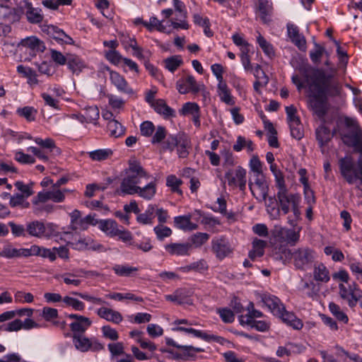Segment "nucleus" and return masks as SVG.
Segmentation results:
<instances>
[{
	"label": "nucleus",
	"mask_w": 362,
	"mask_h": 362,
	"mask_svg": "<svg viewBox=\"0 0 362 362\" xmlns=\"http://www.w3.org/2000/svg\"><path fill=\"white\" fill-rule=\"evenodd\" d=\"M301 72L304 83L310 90H339L342 88L334 68L325 70L308 65L301 69Z\"/></svg>",
	"instance_id": "nucleus-1"
},
{
	"label": "nucleus",
	"mask_w": 362,
	"mask_h": 362,
	"mask_svg": "<svg viewBox=\"0 0 362 362\" xmlns=\"http://www.w3.org/2000/svg\"><path fill=\"white\" fill-rule=\"evenodd\" d=\"M278 202L279 209L284 213L287 214L290 210L293 211V218L288 217V222L291 226H295L298 220L300 218V211L299 209V202L300 197L298 194H288V190L277 192Z\"/></svg>",
	"instance_id": "nucleus-2"
},
{
	"label": "nucleus",
	"mask_w": 362,
	"mask_h": 362,
	"mask_svg": "<svg viewBox=\"0 0 362 362\" xmlns=\"http://www.w3.org/2000/svg\"><path fill=\"white\" fill-rule=\"evenodd\" d=\"M308 103L314 113L323 119L328 109L327 92H310L308 95Z\"/></svg>",
	"instance_id": "nucleus-3"
},
{
	"label": "nucleus",
	"mask_w": 362,
	"mask_h": 362,
	"mask_svg": "<svg viewBox=\"0 0 362 362\" xmlns=\"http://www.w3.org/2000/svg\"><path fill=\"white\" fill-rule=\"evenodd\" d=\"M339 289L340 297L347 301L348 305L351 308H354L357 303H359L362 308V291L356 282L349 284L348 288L343 284H340L339 285Z\"/></svg>",
	"instance_id": "nucleus-4"
},
{
	"label": "nucleus",
	"mask_w": 362,
	"mask_h": 362,
	"mask_svg": "<svg viewBox=\"0 0 362 362\" xmlns=\"http://www.w3.org/2000/svg\"><path fill=\"white\" fill-rule=\"evenodd\" d=\"M292 259L297 269L305 270L315 259V252L308 247H299L293 251Z\"/></svg>",
	"instance_id": "nucleus-5"
},
{
	"label": "nucleus",
	"mask_w": 362,
	"mask_h": 362,
	"mask_svg": "<svg viewBox=\"0 0 362 362\" xmlns=\"http://www.w3.org/2000/svg\"><path fill=\"white\" fill-rule=\"evenodd\" d=\"M211 250L218 259L222 260L233 252V247L229 240L226 236L221 235L212 239Z\"/></svg>",
	"instance_id": "nucleus-6"
},
{
	"label": "nucleus",
	"mask_w": 362,
	"mask_h": 362,
	"mask_svg": "<svg viewBox=\"0 0 362 362\" xmlns=\"http://www.w3.org/2000/svg\"><path fill=\"white\" fill-rule=\"evenodd\" d=\"M249 187L256 199L259 202L266 201L269 192V185L264 175L256 176L254 182L250 181Z\"/></svg>",
	"instance_id": "nucleus-7"
},
{
	"label": "nucleus",
	"mask_w": 362,
	"mask_h": 362,
	"mask_svg": "<svg viewBox=\"0 0 362 362\" xmlns=\"http://www.w3.org/2000/svg\"><path fill=\"white\" fill-rule=\"evenodd\" d=\"M225 178L228 184L231 187H238L241 191H245L246 187V170L238 166L235 170H228L225 174Z\"/></svg>",
	"instance_id": "nucleus-8"
},
{
	"label": "nucleus",
	"mask_w": 362,
	"mask_h": 362,
	"mask_svg": "<svg viewBox=\"0 0 362 362\" xmlns=\"http://www.w3.org/2000/svg\"><path fill=\"white\" fill-rule=\"evenodd\" d=\"M73 342L76 349L86 352L89 349L93 351H100L103 349L104 346L95 339H88L84 334L73 335Z\"/></svg>",
	"instance_id": "nucleus-9"
},
{
	"label": "nucleus",
	"mask_w": 362,
	"mask_h": 362,
	"mask_svg": "<svg viewBox=\"0 0 362 362\" xmlns=\"http://www.w3.org/2000/svg\"><path fill=\"white\" fill-rule=\"evenodd\" d=\"M127 178L133 182H136L139 185L141 182L142 179L148 180L149 175L140 165V163L135 159L129 160V167L125 170V175Z\"/></svg>",
	"instance_id": "nucleus-10"
},
{
	"label": "nucleus",
	"mask_w": 362,
	"mask_h": 362,
	"mask_svg": "<svg viewBox=\"0 0 362 362\" xmlns=\"http://www.w3.org/2000/svg\"><path fill=\"white\" fill-rule=\"evenodd\" d=\"M275 240L281 243L289 244L294 246L299 240V232L292 229L280 228L274 232Z\"/></svg>",
	"instance_id": "nucleus-11"
},
{
	"label": "nucleus",
	"mask_w": 362,
	"mask_h": 362,
	"mask_svg": "<svg viewBox=\"0 0 362 362\" xmlns=\"http://www.w3.org/2000/svg\"><path fill=\"white\" fill-rule=\"evenodd\" d=\"M68 317L74 320L70 324V329L73 335L84 334L92 324V321L88 317L83 315L71 314Z\"/></svg>",
	"instance_id": "nucleus-12"
},
{
	"label": "nucleus",
	"mask_w": 362,
	"mask_h": 362,
	"mask_svg": "<svg viewBox=\"0 0 362 362\" xmlns=\"http://www.w3.org/2000/svg\"><path fill=\"white\" fill-rule=\"evenodd\" d=\"M271 255L274 259L281 261L286 264L292 259L293 252L288 249L286 244L275 240L272 246Z\"/></svg>",
	"instance_id": "nucleus-13"
},
{
	"label": "nucleus",
	"mask_w": 362,
	"mask_h": 362,
	"mask_svg": "<svg viewBox=\"0 0 362 362\" xmlns=\"http://www.w3.org/2000/svg\"><path fill=\"white\" fill-rule=\"evenodd\" d=\"M33 256V245L30 248H14L11 245L0 248V257L11 259Z\"/></svg>",
	"instance_id": "nucleus-14"
},
{
	"label": "nucleus",
	"mask_w": 362,
	"mask_h": 362,
	"mask_svg": "<svg viewBox=\"0 0 362 362\" xmlns=\"http://www.w3.org/2000/svg\"><path fill=\"white\" fill-rule=\"evenodd\" d=\"M23 11L21 8H13L4 4H0V18L8 23L20 21Z\"/></svg>",
	"instance_id": "nucleus-15"
},
{
	"label": "nucleus",
	"mask_w": 362,
	"mask_h": 362,
	"mask_svg": "<svg viewBox=\"0 0 362 362\" xmlns=\"http://www.w3.org/2000/svg\"><path fill=\"white\" fill-rule=\"evenodd\" d=\"M193 294L192 289L186 288H180L177 289L172 295L165 296L166 300L175 302L179 305L187 303L192 304V299L190 298Z\"/></svg>",
	"instance_id": "nucleus-16"
},
{
	"label": "nucleus",
	"mask_w": 362,
	"mask_h": 362,
	"mask_svg": "<svg viewBox=\"0 0 362 362\" xmlns=\"http://www.w3.org/2000/svg\"><path fill=\"white\" fill-rule=\"evenodd\" d=\"M262 301L274 315H280L284 311V305L276 296L264 294L262 296Z\"/></svg>",
	"instance_id": "nucleus-17"
},
{
	"label": "nucleus",
	"mask_w": 362,
	"mask_h": 362,
	"mask_svg": "<svg viewBox=\"0 0 362 362\" xmlns=\"http://www.w3.org/2000/svg\"><path fill=\"white\" fill-rule=\"evenodd\" d=\"M173 330L185 332L187 333L192 334L194 337L201 338L206 341H214L221 344L222 341H223V338L221 337H218V336L214 335V334H208L205 332H203L201 330L195 329L193 328L177 327L175 328H173Z\"/></svg>",
	"instance_id": "nucleus-18"
},
{
	"label": "nucleus",
	"mask_w": 362,
	"mask_h": 362,
	"mask_svg": "<svg viewBox=\"0 0 362 362\" xmlns=\"http://www.w3.org/2000/svg\"><path fill=\"white\" fill-rule=\"evenodd\" d=\"M97 315L100 317L115 324L120 323L123 320V317L119 312L105 307H102L98 309Z\"/></svg>",
	"instance_id": "nucleus-19"
},
{
	"label": "nucleus",
	"mask_w": 362,
	"mask_h": 362,
	"mask_svg": "<svg viewBox=\"0 0 362 362\" xmlns=\"http://www.w3.org/2000/svg\"><path fill=\"white\" fill-rule=\"evenodd\" d=\"M47 34L56 40L57 41L64 42L68 45H73L74 41L73 39L68 35H66L64 30L59 29L57 26L54 25H48L47 28Z\"/></svg>",
	"instance_id": "nucleus-20"
},
{
	"label": "nucleus",
	"mask_w": 362,
	"mask_h": 362,
	"mask_svg": "<svg viewBox=\"0 0 362 362\" xmlns=\"http://www.w3.org/2000/svg\"><path fill=\"white\" fill-rule=\"evenodd\" d=\"M176 147L179 158H185L189 156V149L192 146L191 141L187 134L183 132L179 133V140Z\"/></svg>",
	"instance_id": "nucleus-21"
},
{
	"label": "nucleus",
	"mask_w": 362,
	"mask_h": 362,
	"mask_svg": "<svg viewBox=\"0 0 362 362\" xmlns=\"http://www.w3.org/2000/svg\"><path fill=\"white\" fill-rule=\"evenodd\" d=\"M192 248V244L185 243H170L165 246V250L171 255L184 256L188 255Z\"/></svg>",
	"instance_id": "nucleus-22"
},
{
	"label": "nucleus",
	"mask_w": 362,
	"mask_h": 362,
	"mask_svg": "<svg viewBox=\"0 0 362 362\" xmlns=\"http://www.w3.org/2000/svg\"><path fill=\"white\" fill-rule=\"evenodd\" d=\"M257 11L262 22L264 23H269L271 21L270 16L273 11L272 3L268 0H258Z\"/></svg>",
	"instance_id": "nucleus-23"
},
{
	"label": "nucleus",
	"mask_w": 362,
	"mask_h": 362,
	"mask_svg": "<svg viewBox=\"0 0 362 362\" xmlns=\"http://www.w3.org/2000/svg\"><path fill=\"white\" fill-rule=\"evenodd\" d=\"M288 34L291 41L300 49L305 48L306 41L300 33L298 28L293 24L287 25Z\"/></svg>",
	"instance_id": "nucleus-24"
},
{
	"label": "nucleus",
	"mask_w": 362,
	"mask_h": 362,
	"mask_svg": "<svg viewBox=\"0 0 362 362\" xmlns=\"http://www.w3.org/2000/svg\"><path fill=\"white\" fill-rule=\"evenodd\" d=\"M177 88L179 90H199L194 78L191 75H187L177 81Z\"/></svg>",
	"instance_id": "nucleus-25"
},
{
	"label": "nucleus",
	"mask_w": 362,
	"mask_h": 362,
	"mask_svg": "<svg viewBox=\"0 0 362 362\" xmlns=\"http://www.w3.org/2000/svg\"><path fill=\"white\" fill-rule=\"evenodd\" d=\"M100 112L97 106H90L84 110V113L78 116V119L83 122L93 123L96 124L97 120L99 119Z\"/></svg>",
	"instance_id": "nucleus-26"
},
{
	"label": "nucleus",
	"mask_w": 362,
	"mask_h": 362,
	"mask_svg": "<svg viewBox=\"0 0 362 362\" xmlns=\"http://www.w3.org/2000/svg\"><path fill=\"white\" fill-rule=\"evenodd\" d=\"M139 186L136 184V182H133L124 177L122 179L119 189L117 191L119 195L125 194H135L139 189Z\"/></svg>",
	"instance_id": "nucleus-27"
},
{
	"label": "nucleus",
	"mask_w": 362,
	"mask_h": 362,
	"mask_svg": "<svg viewBox=\"0 0 362 362\" xmlns=\"http://www.w3.org/2000/svg\"><path fill=\"white\" fill-rule=\"evenodd\" d=\"M252 245V249L249 252L248 257L251 260L254 261L257 257H261L264 255L267 242L258 238H255Z\"/></svg>",
	"instance_id": "nucleus-28"
},
{
	"label": "nucleus",
	"mask_w": 362,
	"mask_h": 362,
	"mask_svg": "<svg viewBox=\"0 0 362 362\" xmlns=\"http://www.w3.org/2000/svg\"><path fill=\"white\" fill-rule=\"evenodd\" d=\"M153 108L157 113L162 115L165 119L175 117V110L169 107L164 100L158 99Z\"/></svg>",
	"instance_id": "nucleus-29"
},
{
	"label": "nucleus",
	"mask_w": 362,
	"mask_h": 362,
	"mask_svg": "<svg viewBox=\"0 0 362 362\" xmlns=\"http://www.w3.org/2000/svg\"><path fill=\"white\" fill-rule=\"evenodd\" d=\"M304 349L301 345L288 342L286 346H279L276 354L278 357L289 356L292 354H300Z\"/></svg>",
	"instance_id": "nucleus-30"
},
{
	"label": "nucleus",
	"mask_w": 362,
	"mask_h": 362,
	"mask_svg": "<svg viewBox=\"0 0 362 362\" xmlns=\"http://www.w3.org/2000/svg\"><path fill=\"white\" fill-rule=\"evenodd\" d=\"M98 227L110 237L117 236V231L119 229L117 222L112 219L100 220Z\"/></svg>",
	"instance_id": "nucleus-31"
},
{
	"label": "nucleus",
	"mask_w": 362,
	"mask_h": 362,
	"mask_svg": "<svg viewBox=\"0 0 362 362\" xmlns=\"http://www.w3.org/2000/svg\"><path fill=\"white\" fill-rule=\"evenodd\" d=\"M166 344L168 346L176 347L183 351L185 356L193 357L194 353L203 352L204 350L202 348L194 347L192 346H183L177 344L173 339H166Z\"/></svg>",
	"instance_id": "nucleus-32"
},
{
	"label": "nucleus",
	"mask_w": 362,
	"mask_h": 362,
	"mask_svg": "<svg viewBox=\"0 0 362 362\" xmlns=\"http://www.w3.org/2000/svg\"><path fill=\"white\" fill-rule=\"evenodd\" d=\"M66 64L72 73L77 75L79 74L86 67V64L82 61V59L79 57L74 54H68Z\"/></svg>",
	"instance_id": "nucleus-33"
},
{
	"label": "nucleus",
	"mask_w": 362,
	"mask_h": 362,
	"mask_svg": "<svg viewBox=\"0 0 362 362\" xmlns=\"http://www.w3.org/2000/svg\"><path fill=\"white\" fill-rule=\"evenodd\" d=\"M276 316L281 317L283 322L296 329H300L303 326L300 320L298 319L293 313L287 312L285 308L284 311H282L280 315Z\"/></svg>",
	"instance_id": "nucleus-34"
},
{
	"label": "nucleus",
	"mask_w": 362,
	"mask_h": 362,
	"mask_svg": "<svg viewBox=\"0 0 362 362\" xmlns=\"http://www.w3.org/2000/svg\"><path fill=\"white\" fill-rule=\"evenodd\" d=\"M316 139L317 140L320 146H325L332 138L333 134L330 132L328 127L325 125H321L315 130Z\"/></svg>",
	"instance_id": "nucleus-35"
},
{
	"label": "nucleus",
	"mask_w": 362,
	"mask_h": 362,
	"mask_svg": "<svg viewBox=\"0 0 362 362\" xmlns=\"http://www.w3.org/2000/svg\"><path fill=\"white\" fill-rule=\"evenodd\" d=\"M21 45L25 47L30 48L33 51L43 52L45 49V45L42 41L32 36L27 37L21 41Z\"/></svg>",
	"instance_id": "nucleus-36"
},
{
	"label": "nucleus",
	"mask_w": 362,
	"mask_h": 362,
	"mask_svg": "<svg viewBox=\"0 0 362 362\" xmlns=\"http://www.w3.org/2000/svg\"><path fill=\"white\" fill-rule=\"evenodd\" d=\"M26 230L30 235L40 238L44 235L45 226L42 222L35 221L28 223Z\"/></svg>",
	"instance_id": "nucleus-37"
},
{
	"label": "nucleus",
	"mask_w": 362,
	"mask_h": 362,
	"mask_svg": "<svg viewBox=\"0 0 362 362\" xmlns=\"http://www.w3.org/2000/svg\"><path fill=\"white\" fill-rule=\"evenodd\" d=\"M314 279L317 281L327 283L329 281V272L322 263L315 265L313 271Z\"/></svg>",
	"instance_id": "nucleus-38"
},
{
	"label": "nucleus",
	"mask_w": 362,
	"mask_h": 362,
	"mask_svg": "<svg viewBox=\"0 0 362 362\" xmlns=\"http://www.w3.org/2000/svg\"><path fill=\"white\" fill-rule=\"evenodd\" d=\"M26 17L31 23H39L43 20V16L40 13L41 10L33 7L30 3L26 4Z\"/></svg>",
	"instance_id": "nucleus-39"
},
{
	"label": "nucleus",
	"mask_w": 362,
	"mask_h": 362,
	"mask_svg": "<svg viewBox=\"0 0 362 362\" xmlns=\"http://www.w3.org/2000/svg\"><path fill=\"white\" fill-rule=\"evenodd\" d=\"M33 256L48 258L51 262H54L57 259V255L54 250H53V248L51 250L40 247L37 245H33Z\"/></svg>",
	"instance_id": "nucleus-40"
},
{
	"label": "nucleus",
	"mask_w": 362,
	"mask_h": 362,
	"mask_svg": "<svg viewBox=\"0 0 362 362\" xmlns=\"http://www.w3.org/2000/svg\"><path fill=\"white\" fill-rule=\"evenodd\" d=\"M156 206L153 204L148 205L147 209L144 213L138 215L136 220L139 223L147 225L151 224L155 218L154 214L156 212Z\"/></svg>",
	"instance_id": "nucleus-41"
},
{
	"label": "nucleus",
	"mask_w": 362,
	"mask_h": 362,
	"mask_svg": "<svg viewBox=\"0 0 362 362\" xmlns=\"http://www.w3.org/2000/svg\"><path fill=\"white\" fill-rule=\"evenodd\" d=\"M35 141L41 147L49 150L54 156H58L61 153V150L55 145L54 141L51 138L42 139L41 138H36Z\"/></svg>",
	"instance_id": "nucleus-42"
},
{
	"label": "nucleus",
	"mask_w": 362,
	"mask_h": 362,
	"mask_svg": "<svg viewBox=\"0 0 362 362\" xmlns=\"http://www.w3.org/2000/svg\"><path fill=\"white\" fill-rule=\"evenodd\" d=\"M107 128L110 135L115 138L119 137L125 133V128L116 119L109 121Z\"/></svg>",
	"instance_id": "nucleus-43"
},
{
	"label": "nucleus",
	"mask_w": 362,
	"mask_h": 362,
	"mask_svg": "<svg viewBox=\"0 0 362 362\" xmlns=\"http://www.w3.org/2000/svg\"><path fill=\"white\" fill-rule=\"evenodd\" d=\"M112 269L119 276H132L139 271L138 267L122 264H115Z\"/></svg>",
	"instance_id": "nucleus-44"
},
{
	"label": "nucleus",
	"mask_w": 362,
	"mask_h": 362,
	"mask_svg": "<svg viewBox=\"0 0 362 362\" xmlns=\"http://www.w3.org/2000/svg\"><path fill=\"white\" fill-rule=\"evenodd\" d=\"M156 192V184L151 182L146 185L144 187H139L136 194H138L144 199H151L154 197Z\"/></svg>",
	"instance_id": "nucleus-45"
},
{
	"label": "nucleus",
	"mask_w": 362,
	"mask_h": 362,
	"mask_svg": "<svg viewBox=\"0 0 362 362\" xmlns=\"http://www.w3.org/2000/svg\"><path fill=\"white\" fill-rule=\"evenodd\" d=\"M9 204L13 208L19 206L21 209H28L30 207V203L27 201V197L18 193L11 197Z\"/></svg>",
	"instance_id": "nucleus-46"
},
{
	"label": "nucleus",
	"mask_w": 362,
	"mask_h": 362,
	"mask_svg": "<svg viewBox=\"0 0 362 362\" xmlns=\"http://www.w3.org/2000/svg\"><path fill=\"white\" fill-rule=\"evenodd\" d=\"M110 81L119 90H124L127 88V82L119 73L110 71Z\"/></svg>",
	"instance_id": "nucleus-47"
},
{
	"label": "nucleus",
	"mask_w": 362,
	"mask_h": 362,
	"mask_svg": "<svg viewBox=\"0 0 362 362\" xmlns=\"http://www.w3.org/2000/svg\"><path fill=\"white\" fill-rule=\"evenodd\" d=\"M329 309L332 314L339 320L343 322L344 324H347L349 322V317L345 313H344L340 307L332 302L329 304Z\"/></svg>",
	"instance_id": "nucleus-48"
},
{
	"label": "nucleus",
	"mask_w": 362,
	"mask_h": 362,
	"mask_svg": "<svg viewBox=\"0 0 362 362\" xmlns=\"http://www.w3.org/2000/svg\"><path fill=\"white\" fill-rule=\"evenodd\" d=\"M89 157L93 160H105L112 155V151L110 148L98 149L88 153Z\"/></svg>",
	"instance_id": "nucleus-49"
},
{
	"label": "nucleus",
	"mask_w": 362,
	"mask_h": 362,
	"mask_svg": "<svg viewBox=\"0 0 362 362\" xmlns=\"http://www.w3.org/2000/svg\"><path fill=\"white\" fill-rule=\"evenodd\" d=\"M93 240L90 238H79L74 242L69 243L73 248L78 250H95V248L92 246Z\"/></svg>",
	"instance_id": "nucleus-50"
},
{
	"label": "nucleus",
	"mask_w": 362,
	"mask_h": 362,
	"mask_svg": "<svg viewBox=\"0 0 362 362\" xmlns=\"http://www.w3.org/2000/svg\"><path fill=\"white\" fill-rule=\"evenodd\" d=\"M17 71L20 74L23 75L24 77L28 78L29 83L35 84L37 83V80L36 78V74L30 67L19 65L17 66Z\"/></svg>",
	"instance_id": "nucleus-51"
},
{
	"label": "nucleus",
	"mask_w": 362,
	"mask_h": 362,
	"mask_svg": "<svg viewBox=\"0 0 362 362\" xmlns=\"http://www.w3.org/2000/svg\"><path fill=\"white\" fill-rule=\"evenodd\" d=\"M179 140V134L177 135H169L166 140L163 141L161 144V149L163 151H169L173 152L177 145Z\"/></svg>",
	"instance_id": "nucleus-52"
},
{
	"label": "nucleus",
	"mask_w": 362,
	"mask_h": 362,
	"mask_svg": "<svg viewBox=\"0 0 362 362\" xmlns=\"http://www.w3.org/2000/svg\"><path fill=\"white\" fill-rule=\"evenodd\" d=\"M17 113L22 117L26 119L29 122H33L35 119L37 111L33 107L26 106L17 110Z\"/></svg>",
	"instance_id": "nucleus-53"
},
{
	"label": "nucleus",
	"mask_w": 362,
	"mask_h": 362,
	"mask_svg": "<svg viewBox=\"0 0 362 362\" xmlns=\"http://www.w3.org/2000/svg\"><path fill=\"white\" fill-rule=\"evenodd\" d=\"M144 26L149 31L153 30L163 33L165 31V27L163 25V22L155 16L151 17L149 22L144 23Z\"/></svg>",
	"instance_id": "nucleus-54"
},
{
	"label": "nucleus",
	"mask_w": 362,
	"mask_h": 362,
	"mask_svg": "<svg viewBox=\"0 0 362 362\" xmlns=\"http://www.w3.org/2000/svg\"><path fill=\"white\" fill-rule=\"evenodd\" d=\"M180 56H173L164 60L165 68L171 72H174L182 64Z\"/></svg>",
	"instance_id": "nucleus-55"
},
{
	"label": "nucleus",
	"mask_w": 362,
	"mask_h": 362,
	"mask_svg": "<svg viewBox=\"0 0 362 362\" xmlns=\"http://www.w3.org/2000/svg\"><path fill=\"white\" fill-rule=\"evenodd\" d=\"M199 111V107L197 103L188 102L182 105V108L179 110V113L183 116L193 115Z\"/></svg>",
	"instance_id": "nucleus-56"
},
{
	"label": "nucleus",
	"mask_w": 362,
	"mask_h": 362,
	"mask_svg": "<svg viewBox=\"0 0 362 362\" xmlns=\"http://www.w3.org/2000/svg\"><path fill=\"white\" fill-rule=\"evenodd\" d=\"M209 239V235L206 233H197L191 236L190 241L192 245L195 247H199L203 245Z\"/></svg>",
	"instance_id": "nucleus-57"
},
{
	"label": "nucleus",
	"mask_w": 362,
	"mask_h": 362,
	"mask_svg": "<svg viewBox=\"0 0 362 362\" xmlns=\"http://www.w3.org/2000/svg\"><path fill=\"white\" fill-rule=\"evenodd\" d=\"M288 124L290 127L291 134L294 139L300 140L303 137V127L300 120L298 122L294 121V122L289 123Z\"/></svg>",
	"instance_id": "nucleus-58"
},
{
	"label": "nucleus",
	"mask_w": 362,
	"mask_h": 362,
	"mask_svg": "<svg viewBox=\"0 0 362 362\" xmlns=\"http://www.w3.org/2000/svg\"><path fill=\"white\" fill-rule=\"evenodd\" d=\"M209 266L204 259H200L197 262H193L183 268L185 272L195 271L202 272L207 270Z\"/></svg>",
	"instance_id": "nucleus-59"
},
{
	"label": "nucleus",
	"mask_w": 362,
	"mask_h": 362,
	"mask_svg": "<svg viewBox=\"0 0 362 362\" xmlns=\"http://www.w3.org/2000/svg\"><path fill=\"white\" fill-rule=\"evenodd\" d=\"M153 231L156 235L157 239L160 241H163L165 238L170 237L173 233L169 227L163 224L154 227Z\"/></svg>",
	"instance_id": "nucleus-60"
},
{
	"label": "nucleus",
	"mask_w": 362,
	"mask_h": 362,
	"mask_svg": "<svg viewBox=\"0 0 362 362\" xmlns=\"http://www.w3.org/2000/svg\"><path fill=\"white\" fill-rule=\"evenodd\" d=\"M257 41L260 47L267 56L269 57L274 56V51L272 45L269 43L261 34H259L257 36Z\"/></svg>",
	"instance_id": "nucleus-61"
},
{
	"label": "nucleus",
	"mask_w": 362,
	"mask_h": 362,
	"mask_svg": "<svg viewBox=\"0 0 362 362\" xmlns=\"http://www.w3.org/2000/svg\"><path fill=\"white\" fill-rule=\"evenodd\" d=\"M182 181L177 178L175 175H169L166 179V185L170 187L172 192H177L182 194V190L180 189V186L182 185Z\"/></svg>",
	"instance_id": "nucleus-62"
},
{
	"label": "nucleus",
	"mask_w": 362,
	"mask_h": 362,
	"mask_svg": "<svg viewBox=\"0 0 362 362\" xmlns=\"http://www.w3.org/2000/svg\"><path fill=\"white\" fill-rule=\"evenodd\" d=\"M313 50L310 52V57L315 64H319L322 55L326 53L325 48L317 43H315Z\"/></svg>",
	"instance_id": "nucleus-63"
},
{
	"label": "nucleus",
	"mask_w": 362,
	"mask_h": 362,
	"mask_svg": "<svg viewBox=\"0 0 362 362\" xmlns=\"http://www.w3.org/2000/svg\"><path fill=\"white\" fill-rule=\"evenodd\" d=\"M156 132L153 135H152L151 143L153 144H160L165 139L167 136V130L163 126H158L155 129Z\"/></svg>",
	"instance_id": "nucleus-64"
}]
</instances>
